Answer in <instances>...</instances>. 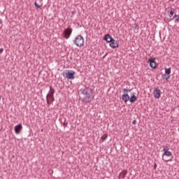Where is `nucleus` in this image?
<instances>
[{
  "label": "nucleus",
  "mask_w": 179,
  "mask_h": 179,
  "mask_svg": "<svg viewBox=\"0 0 179 179\" xmlns=\"http://www.w3.org/2000/svg\"><path fill=\"white\" fill-rule=\"evenodd\" d=\"M163 79H165V80H169L170 79V75L164 74L162 76Z\"/></svg>",
  "instance_id": "nucleus-19"
},
{
  "label": "nucleus",
  "mask_w": 179,
  "mask_h": 179,
  "mask_svg": "<svg viewBox=\"0 0 179 179\" xmlns=\"http://www.w3.org/2000/svg\"><path fill=\"white\" fill-rule=\"evenodd\" d=\"M135 29H137V30L139 29V27L138 26V24H135Z\"/></svg>",
  "instance_id": "nucleus-25"
},
{
  "label": "nucleus",
  "mask_w": 179,
  "mask_h": 179,
  "mask_svg": "<svg viewBox=\"0 0 179 179\" xmlns=\"http://www.w3.org/2000/svg\"><path fill=\"white\" fill-rule=\"evenodd\" d=\"M34 5L36 8H41V6H40V4H38L36 1H35Z\"/></svg>",
  "instance_id": "nucleus-22"
},
{
  "label": "nucleus",
  "mask_w": 179,
  "mask_h": 179,
  "mask_svg": "<svg viewBox=\"0 0 179 179\" xmlns=\"http://www.w3.org/2000/svg\"><path fill=\"white\" fill-rule=\"evenodd\" d=\"M123 92H124V93H128V90H127V89H123Z\"/></svg>",
  "instance_id": "nucleus-26"
},
{
  "label": "nucleus",
  "mask_w": 179,
  "mask_h": 179,
  "mask_svg": "<svg viewBox=\"0 0 179 179\" xmlns=\"http://www.w3.org/2000/svg\"><path fill=\"white\" fill-rule=\"evenodd\" d=\"M73 43L77 45V47H83L85 45V38L82 35H78L73 41Z\"/></svg>",
  "instance_id": "nucleus-2"
},
{
  "label": "nucleus",
  "mask_w": 179,
  "mask_h": 179,
  "mask_svg": "<svg viewBox=\"0 0 179 179\" xmlns=\"http://www.w3.org/2000/svg\"><path fill=\"white\" fill-rule=\"evenodd\" d=\"M72 34V28H67L64 30L63 31V37L64 38H66L68 40L69 37H71V35Z\"/></svg>",
  "instance_id": "nucleus-4"
},
{
  "label": "nucleus",
  "mask_w": 179,
  "mask_h": 179,
  "mask_svg": "<svg viewBox=\"0 0 179 179\" xmlns=\"http://www.w3.org/2000/svg\"><path fill=\"white\" fill-rule=\"evenodd\" d=\"M169 1H171L172 2H173L174 0H169Z\"/></svg>",
  "instance_id": "nucleus-31"
},
{
  "label": "nucleus",
  "mask_w": 179,
  "mask_h": 179,
  "mask_svg": "<svg viewBox=\"0 0 179 179\" xmlns=\"http://www.w3.org/2000/svg\"><path fill=\"white\" fill-rule=\"evenodd\" d=\"M63 76L67 78V79H70L71 80H72L75 79V71L72 70H66V71H64Z\"/></svg>",
  "instance_id": "nucleus-3"
},
{
  "label": "nucleus",
  "mask_w": 179,
  "mask_h": 179,
  "mask_svg": "<svg viewBox=\"0 0 179 179\" xmlns=\"http://www.w3.org/2000/svg\"><path fill=\"white\" fill-rule=\"evenodd\" d=\"M157 169V164L155 163L154 164V170H156Z\"/></svg>",
  "instance_id": "nucleus-24"
},
{
  "label": "nucleus",
  "mask_w": 179,
  "mask_h": 179,
  "mask_svg": "<svg viewBox=\"0 0 179 179\" xmlns=\"http://www.w3.org/2000/svg\"><path fill=\"white\" fill-rule=\"evenodd\" d=\"M127 174H128V170H123L118 176V179H124L127 177Z\"/></svg>",
  "instance_id": "nucleus-10"
},
{
  "label": "nucleus",
  "mask_w": 179,
  "mask_h": 179,
  "mask_svg": "<svg viewBox=\"0 0 179 179\" xmlns=\"http://www.w3.org/2000/svg\"><path fill=\"white\" fill-rule=\"evenodd\" d=\"M2 24V20L0 19V24Z\"/></svg>",
  "instance_id": "nucleus-29"
},
{
  "label": "nucleus",
  "mask_w": 179,
  "mask_h": 179,
  "mask_svg": "<svg viewBox=\"0 0 179 179\" xmlns=\"http://www.w3.org/2000/svg\"><path fill=\"white\" fill-rule=\"evenodd\" d=\"M163 148H164V149H163L164 152H169V148L167 145H166V146L164 145Z\"/></svg>",
  "instance_id": "nucleus-21"
},
{
  "label": "nucleus",
  "mask_w": 179,
  "mask_h": 179,
  "mask_svg": "<svg viewBox=\"0 0 179 179\" xmlns=\"http://www.w3.org/2000/svg\"><path fill=\"white\" fill-rule=\"evenodd\" d=\"M107 138H108V134H104L103 135H102V136L100 138L99 143H103V142H104V141H106Z\"/></svg>",
  "instance_id": "nucleus-14"
},
{
  "label": "nucleus",
  "mask_w": 179,
  "mask_h": 179,
  "mask_svg": "<svg viewBox=\"0 0 179 179\" xmlns=\"http://www.w3.org/2000/svg\"><path fill=\"white\" fill-rule=\"evenodd\" d=\"M3 52V48H0V54H2Z\"/></svg>",
  "instance_id": "nucleus-27"
},
{
  "label": "nucleus",
  "mask_w": 179,
  "mask_h": 179,
  "mask_svg": "<svg viewBox=\"0 0 179 179\" xmlns=\"http://www.w3.org/2000/svg\"><path fill=\"white\" fill-rule=\"evenodd\" d=\"M136 100H137V98H136V96H135V94H133L132 96L129 97L130 103H135Z\"/></svg>",
  "instance_id": "nucleus-15"
},
{
  "label": "nucleus",
  "mask_w": 179,
  "mask_h": 179,
  "mask_svg": "<svg viewBox=\"0 0 179 179\" xmlns=\"http://www.w3.org/2000/svg\"><path fill=\"white\" fill-rule=\"evenodd\" d=\"M80 100L84 104H87V103H90L93 99H94V94H93V90L90 87H86L83 85L80 89Z\"/></svg>",
  "instance_id": "nucleus-1"
},
{
  "label": "nucleus",
  "mask_w": 179,
  "mask_h": 179,
  "mask_svg": "<svg viewBox=\"0 0 179 179\" xmlns=\"http://www.w3.org/2000/svg\"><path fill=\"white\" fill-rule=\"evenodd\" d=\"M171 73V68H165V75H170Z\"/></svg>",
  "instance_id": "nucleus-18"
},
{
  "label": "nucleus",
  "mask_w": 179,
  "mask_h": 179,
  "mask_svg": "<svg viewBox=\"0 0 179 179\" xmlns=\"http://www.w3.org/2000/svg\"><path fill=\"white\" fill-rule=\"evenodd\" d=\"M173 154L171 153V152L170 151H166L164 152V155L165 156H168V157H170Z\"/></svg>",
  "instance_id": "nucleus-20"
},
{
  "label": "nucleus",
  "mask_w": 179,
  "mask_h": 179,
  "mask_svg": "<svg viewBox=\"0 0 179 179\" xmlns=\"http://www.w3.org/2000/svg\"><path fill=\"white\" fill-rule=\"evenodd\" d=\"M15 132L17 134H20L22 132V129H23V127L22 126V124H19L15 127Z\"/></svg>",
  "instance_id": "nucleus-9"
},
{
  "label": "nucleus",
  "mask_w": 179,
  "mask_h": 179,
  "mask_svg": "<svg viewBox=\"0 0 179 179\" xmlns=\"http://www.w3.org/2000/svg\"><path fill=\"white\" fill-rule=\"evenodd\" d=\"M169 10L167 11L168 15H169V17H173L174 13L176 12V9L174 8L170 7Z\"/></svg>",
  "instance_id": "nucleus-11"
},
{
  "label": "nucleus",
  "mask_w": 179,
  "mask_h": 179,
  "mask_svg": "<svg viewBox=\"0 0 179 179\" xmlns=\"http://www.w3.org/2000/svg\"><path fill=\"white\" fill-rule=\"evenodd\" d=\"M173 19H175V22L177 23L179 22V15H175L173 18H171L170 20V21L173 20Z\"/></svg>",
  "instance_id": "nucleus-17"
},
{
  "label": "nucleus",
  "mask_w": 179,
  "mask_h": 179,
  "mask_svg": "<svg viewBox=\"0 0 179 179\" xmlns=\"http://www.w3.org/2000/svg\"><path fill=\"white\" fill-rule=\"evenodd\" d=\"M46 101L48 106H50L53 101H55V98H54V95H47Z\"/></svg>",
  "instance_id": "nucleus-6"
},
{
  "label": "nucleus",
  "mask_w": 179,
  "mask_h": 179,
  "mask_svg": "<svg viewBox=\"0 0 179 179\" xmlns=\"http://www.w3.org/2000/svg\"><path fill=\"white\" fill-rule=\"evenodd\" d=\"M0 101H1V96H0Z\"/></svg>",
  "instance_id": "nucleus-32"
},
{
  "label": "nucleus",
  "mask_w": 179,
  "mask_h": 179,
  "mask_svg": "<svg viewBox=\"0 0 179 179\" xmlns=\"http://www.w3.org/2000/svg\"><path fill=\"white\" fill-rule=\"evenodd\" d=\"M131 92V90H127V92Z\"/></svg>",
  "instance_id": "nucleus-30"
},
{
  "label": "nucleus",
  "mask_w": 179,
  "mask_h": 179,
  "mask_svg": "<svg viewBox=\"0 0 179 179\" xmlns=\"http://www.w3.org/2000/svg\"><path fill=\"white\" fill-rule=\"evenodd\" d=\"M132 124H134V125H135V124H136V120H134V121L132 122Z\"/></svg>",
  "instance_id": "nucleus-28"
},
{
  "label": "nucleus",
  "mask_w": 179,
  "mask_h": 179,
  "mask_svg": "<svg viewBox=\"0 0 179 179\" xmlns=\"http://www.w3.org/2000/svg\"><path fill=\"white\" fill-rule=\"evenodd\" d=\"M122 100H123L124 103H128V101H129V95L128 94H124L122 96Z\"/></svg>",
  "instance_id": "nucleus-13"
},
{
  "label": "nucleus",
  "mask_w": 179,
  "mask_h": 179,
  "mask_svg": "<svg viewBox=\"0 0 179 179\" xmlns=\"http://www.w3.org/2000/svg\"><path fill=\"white\" fill-rule=\"evenodd\" d=\"M153 95L155 99H159L162 96V90L159 88H155L153 91Z\"/></svg>",
  "instance_id": "nucleus-5"
},
{
  "label": "nucleus",
  "mask_w": 179,
  "mask_h": 179,
  "mask_svg": "<svg viewBox=\"0 0 179 179\" xmlns=\"http://www.w3.org/2000/svg\"><path fill=\"white\" fill-rule=\"evenodd\" d=\"M148 62L150 63V66L153 69L157 68V64L156 63V61H155V59H149Z\"/></svg>",
  "instance_id": "nucleus-8"
},
{
  "label": "nucleus",
  "mask_w": 179,
  "mask_h": 179,
  "mask_svg": "<svg viewBox=\"0 0 179 179\" xmlns=\"http://www.w3.org/2000/svg\"><path fill=\"white\" fill-rule=\"evenodd\" d=\"M55 93V90L52 88V87H50V93L47 94V96H54V94Z\"/></svg>",
  "instance_id": "nucleus-16"
},
{
  "label": "nucleus",
  "mask_w": 179,
  "mask_h": 179,
  "mask_svg": "<svg viewBox=\"0 0 179 179\" xmlns=\"http://www.w3.org/2000/svg\"><path fill=\"white\" fill-rule=\"evenodd\" d=\"M65 121H66V120H64V122L63 123L64 128H66V127L68 126V122H66Z\"/></svg>",
  "instance_id": "nucleus-23"
},
{
  "label": "nucleus",
  "mask_w": 179,
  "mask_h": 179,
  "mask_svg": "<svg viewBox=\"0 0 179 179\" xmlns=\"http://www.w3.org/2000/svg\"><path fill=\"white\" fill-rule=\"evenodd\" d=\"M103 40H105V41H106V43H110V41H112L113 40V37H111V35H110L109 34L105 35V36L103 37Z\"/></svg>",
  "instance_id": "nucleus-12"
},
{
  "label": "nucleus",
  "mask_w": 179,
  "mask_h": 179,
  "mask_svg": "<svg viewBox=\"0 0 179 179\" xmlns=\"http://www.w3.org/2000/svg\"><path fill=\"white\" fill-rule=\"evenodd\" d=\"M110 43V47L111 48H118V45H120V43L117 41H115V39L112 40Z\"/></svg>",
  "instance_id": "nucleus-7"
}]
</instances>
